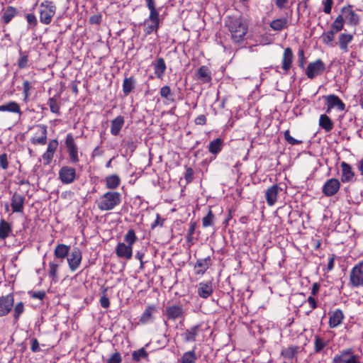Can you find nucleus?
I'll use <instances>...</instances> for the list:
<instances>
[{"instance_id": "f257e3e1", "label": "nucleus", "mask_w": 363, "mask_h": 363, "mask_svg": "<svg viewBox=\"0 0 363 363\" xmlns=\"http://www.w3.org/2000/svg\"><path fill=\"white\" fill-rule=\"evenodd\" d=\"M225 26L230 33L231 39L235 43H240L244 40L248 30V25L246 21L240 17H229L225 22Z\"/></svg>"}, {"instance_id": "f03ea898", "label": "nucleus", "mask_w": 363, "mask_h": 363, "mask_svg": "<svg viewBox=\"0 0 363 363\" xmlns=\"http://www.w3.org/2000/svg\"><path fill=\"white\" fill-rule=\"evenodd\" d=\"M147 8L150 11L149 16L142 25L145 36L152 33H157L160 28V10L157 9L155 0H145Z\"/></svg>"}, {"instance_id": "7ed1b4c3", "label": "nucleus", "mask_w": 363, "mask_h": 363, "mask_svg": "<svg viewBox=\"0 0 363 363\" xmlns=\"http://www.w3.org/2000/svg\"><path fill=\"white\" fill-rule=\"evenodd\" d=\"M138 238L133 229L128 230L124 236V241L119 242L116 248V254L120 258L130 259L133 256V245L137 241Z\"/></svg>"}, {"instance_id": "20e7f679", "label": "nucleus", "mask_w": 363, "mask_h": 363, "mask_svg": "<svg viewBox=\"0 0 363 363\" xmlns=\"http://www.w3.org/2000/svg\"><path fill=\"white\" fill-rule=\"evenodd\" d=\"M121 203V194L118 191H108L96 201L101 211H111Z\"/></svg>"}, {"instance_id": "39448f33", "label": "nucleus", "mask_w": 363, "mask_h": 363, "mask_svg": "<svg viewBox=\"0 0 363 363\" xmlns=\"http://www.w3.org/2000/svg\"><path fill=\"white\" fill-rule=\"evenodd\" d=\"M57 7L52 1L45 0L40 4L39 18L41 23L49 25L55 15Z\"/></svg>"}, {"instance_id": "423d86ee", "label": "nucleus", "mask_w": 363, "mask_h": 363, "mask_svg": "<svg viewBox=\"0 0 363 363\" xmlns=\"http://www.w3.org/2000/svg\"><path fill=\"white\" fill-rule=\"evenodd\" d=\"M350 283L353 287L363 286V262H359L351 269Z\"/></svg>"}, {"instance_id": "0eeeda50", "label": "nucleus", "mask_w": 363, "mask_h": 363, "mask_svg": "<svg viewBox=\"0 0 363 363\" xmlns=\"http://www.w3.org/2000/svg\"><path fill=\"white\" fill-rule=\"evenodd\" d=\"M325 70V64L321 59H318L314 62H310L306 69V74L309 79L322 74Z\"/></svg>"}, {"instance_id": "6e6552de", "label": "nucleus", "mask_w": 363, "mask_h": 363, "mask_svg": "<svg viewBox=\"0 0 363 363\" xmlns=\"http://www.w3.org/2000/svg\"><path fill=\"white\" fill-rule=\"evenodd\" d=\"M323 99L325 101L327 106L326 112L329 113L333 108H336L340 111H343L345 109V105L342 101L334 94L324 96Z\"/></svg>"}, {"instance_id": "1a4fd4ad", "label": "nucleus", "mask_w": 363, "mask_h": 363, "mask_svg": "<svg viewBox=\"0 0 363 363\" xmlns=\"http://www.w3.org/2000/svg\"><path fill=\"white\" fill-rule=\"evenodd\" d=\"M67 263L72 272L76 271L80 266L82 255L81 250L78 247H74L67 256Z\"/></svg>"}, {"instance_id": "9d476101", "label": "nucleus", "mask_w": 363, "mask_h": 363, "mask_svg": "<svg viewBox=\"0 0 363 363\" xmlns=\"http://www.w3.org/2000/svg\"><path fill=\"white\" fill-rule=\"evenodd\" d=\"M59 178L64 184H69L76 179V169L69 166H63L59 171Z\"/></svg>"}, {"instance_id": "9b49d317", "label": "nucleus", "mask_w": 363, "mask_h": 363, "mask_svg": "<svg viewBox=\"0 0 363 363\" xmlns=\"http://www.w3.org/2000/svg\"><path fill=\"white\" fill-rule=\"evenodd\" d=\"M14 303L12 294L0 297V317L8 315L11 311Z\"/></svg>"}, {"instance_id": "f8f14e48", "label": "nucleus", "mask_w": 363, "mask_h": 363, "mask_svg": "<svg viewBox=\"0 0 363 363\" xmlns=\"http://www.w3.org/2000/svg\"><path fill=\"white\" fill-rule=\"evenodd\" d=\"M164 314L168 320H175L184 318L185 313L180 305H172L166 307Z\"/></svg>"}, {"instance_id": "ddd939ff", "label": "nucleus", "mask_w": 363, "mask_h": 363, "mask_svg": "<svg viewBox=\"0 0 363 363\" xmlns=\"http://www.w3.org/2000/svg\"><path fill=\"white\" fill-rule=\"evenodd\" d=\"M65 145L69 152L70 161L72 163L79 162L78 148L74 143V140L72 134H67L65 139Z\"/></svg>"}, {"instance_id": "4468645a", "label": "nucleus", "mask_w": 363, "mask_h": 363, "mask_svg": "<svg viewBox=\"0 0 363 363\" xmlns=\"http://www.w3.org/2000/svg\"><path fill=\"white\" fill-rule=\"evenodd\" d=\"M340 182L337 179H328L323 186L322 192L326 196H332L340 190Z\"/></svg>"}, {"instance_id": "2eb2a0df", "label": "nucleus", "mask_w": 363, "mask_h": 363, "mask_svg": "<svg viewBox=\"0 0 363 363\" xmlns=\"http://www.w3.org/2000/svg\"><path fill=\"white\" fill-rule=\"evenodd\" d=\"M342 13L344 14L347 24L352 26H357L359 23V16L352 10V6L342 7L341 9Z\"/></svg>"}, {"instance_id": "dca6fc26", "label": "nucleus", "mask_w": 363, "mask_h": 363, "mask_svg": "<svg viewBox=\"0 0 363 363\" xmlns=\"http://www.w3.org/2000/svg\"><path fill=\"white\" fill-rule=\"evenodd\" d=\"M294 60V53L291 48L287 47L284 50L281 58V69L288 72L291 69Z\"/></svg>"}, {"instance_id": "f3484780", "label": "nucleus", "mask_w": 363, "mask_h": 363, "mask_svg": "<svg viewBox=\"0 0 363 363\" xmlns=\"http://www.w3.org/2000/svg\"><path fill=\"white\" fill-rule=\"evenodd\" d=\"M212 281H202L198 284L197 293L198 295L202 298H208L213 294Z\"/></svg>"}, {"instance_id": "a211bd4d", "label": "nucleus", "mask_w": 363, "mask_h": 363, "mask_svg": "<svg viewBox=\"0 0 363 363\" xmlns=\"http://www.w3.org/2000/svg\"><path fill=\"white\" fill-rule=\"evenodd\" d=\"M25 197L18 193H14L11 197V206L13 213H22L24 208Z\"/></svg>"}, {"instance_id": "6ab92c4d", "label": "nucleus", "mask_w": 363, "mask_h": 363, "mask_svg": "<svg viewBox=\"0 0 363 363\" xmlns=\"http://www.w3.org/2000/svg\"><path fill=\"white\" fill-rule=\"evenodd\" d=\"M211 265V259L210 256L204 259H197L194 265L195 274L203 275L208 270Z\"/></svg>"}, {"instance_id": "aec40b11", "label": "nucleus", "mask_w": 363, "mask_h": 363, "mask_svg": "<svg viewBox=\"0 0 363 363\" xmlns=\"http://www.w3.org/2000/svg\"><path fill=\"white\" fill-rule=\"evenodd\" d=\"M201 331V325H196L186 329L182 334V336L184 341L186 342H195L196 337Z\"/></svg>"}, {"instance_id": "412c9836", "label": "nucleus", "mask_w": 363, "mask_h": 363, "mask_svg": "<svg viewBox=\"0 0 363 363\" xmlns=\"http://www.w3.org/2000/svg\"><path fill=\"white\" fill-rule=\"evenodd\" d=\"M301 352V347L296 345H289L281 351V356L288 360H292L296 358Z\"/></svg>"}, {"instance_id": "4be33fe9", "label": "nucleus", "mask_w": 363, "mask_h": 363, "mask_svg": "<svg viewBox=\"0 0 363 363\" xmlns=\"http://www.w3.org/2000/svg\"><path fill=\"white\" fill-rule=\"evenodd\" d=\"M340 167L342 171L341 181L343 183L352 182L354 177V173L352 169L351 165L345 162H342Z\"/></svg>"}, {"instance_id": "5701e85b", "label": "nucleus", "mask_w": 363, "mask_h": 363, "mask_svg": "<svg viewBox=\"0 0 363 363\" xmlns=\"http://www.w3.org/2000/svg\"><path fill=\"white\" fill-rule=\"evenodd\" d=\"M279 190L280 188L277 184H274L267 189L265 198L269 206H273L276 203Z\"/></svg>"}, {"instance_id": "b1692460", "label": "nucleus", "mask_w": 363, "mask_h": 363, "mask_svg": "<svg viewBox=\"0 0 363 363\" xmlns=\"http://www.w3.org/2000/svg\"><path fill=\"white\" fill-rule=\"evenodd\" d=\"M345 318V315L341 309H336L330 315L329 318V326L330 328H335L340 325L343 319Z\"/></svg>"}, {"instance_id": "393cba45", "label": "nucleus", "mask_w": 363, "mask_h": 363, "mask_svg": "<svg viewBox=\"0 0 363 363\" xmlns=\"http://www.w3.org/2000/svg\"><path fill=\"white\" fill-rule=\"evenodd\" d=\"M154 67V73L157 78L161 79L166 72V64L162 57H159L152 63Z\"/></svg>"}, {"instance_id": "a878e982", "label": "nucleus", "mask_w": 363, "mask_h": 363, "mask_svg": "<svg viewBox=\"0 0 363 363\" xmlns=\"http://www.w3.org/2000/svg\"><path fill=\"white\" fill-rule=\"evenodd\" d=\"M352 40L353 35L350 33H341L338 38L340 49L345 52H348V45L352 41Z\"/></svg>"}, {"instance_id": "bb28decb", "label": "nucleus", "mask_w": 363, "mask_h": 363, "mask_svg": "<svg viewBox=\"0 0 363 363\" xmlns=\"http://www.w3.org/2000/svg\"><path fill=\"white\" fill-rule=\"evenodd\" d=\"M197 79L200 81L208 83L211 81V72L207 66H201L196 73Z\"/></svg>"}, {"instance_id": "cd10ccee", "label": "nucleus", "mask_w": 363, "mask_h": 363, "mask_svg": "<svg viewBox=\"0 0 363 363\" xmlns=\"http://www.w3.org/2000/svg\"><path fill=\"white\" fill-rule=\"evenodd\" d=\"M124 118L122 116H118L111 121V133L113 135H118L122 127L124 125Z\"/></svg>"}, {"instance_id": "c85d7f7f", "label": "nucleus", "mask_w": 363, "mask_h": 363, "mask_svg": "<svg viewBox=\"0 0 363 363\" xmlns=\"http://www.w3.org/2000/svg\"><path fill=\"white\" fill-rule=\"evenodd\" d=\"M199 357L196 354V347L190 351L183 354L180 359V363H196Z\"/></svg>"}, {"instance_id": "c756f323", "label": "nucleus", "mask_w": 363, "mask_h": 363, "mask_svg": "<svg viewBox=\"0 0 363 363\" xmlns=\"http://www.w3.org/2000/svg\"><path fill=\"white\" fill-rule=\"evenodd\" d=\"M69 247L65 244H59L56 246L54 254L56 258L63 259L68 256Z\"/></svg>"}, {"instance_id": "7c9ffc66", "label": "nucleus", "mask_w": 363, "mask_h": 363, "mask_svg": "<svg viewBox=\"0 0 363 363\" xmlns=\"http://www.w3.org/2000/svg\"><path fill=\"white\" fill-rule=\"evenodd\" d=\"M18 13L17 9L11 6H8L4 11L1 19L4 24H8Z\"/></svg>"}, {"instance_id": "2f4dec72", "label": "nucleus", "mask_w": 363, "mask_h": 363, "mask_svg": "<svg viewBox=\"0 0 363 363\" xmlns=\"http://www.w3.org/2000/svg\"><path fill=\"white\" fill-rule=\"evenodd\" d=\"M0 111L1 112L8 111V112L18 113L19 115H21L20 106L14 101H10L7 104L1 105L0 106Z\"/></svg>"}, {"instance_id": "473e14b6", "label": "nucleus", "mask_w": 363, "mask_h": 363, "mask_svg": "<svg viewBox=\"0 0 363 363\" xmlns=\"http://www.w3.org/2000/svg\"><path fill=\"white\" fill-rule=\"evenodd\" d=\"M106 186L110 189H117L121 184V179L117 174L109 175L105 179Z\"/></svg>"}, {"instance_id": "72a5a7b5", "label": "nucleus", "mask_w": 363, "mask_h": 363, "mask_svg": "<svg viewBox=\"0 0 363 363\" xmlns=\"http://www.w3.org/2000/svg\"><path fill=\"white\" fill-rule=\"evenodd\" d=\"M155 307L153 306H149L146 308L143 313L142 314L140 321L143 324L150 323L153 320V313L155 312Z\"/></svg>"}, {"instance_id": "f704fd0d", "label": "nucleus", "mask_w": 363, "mask_h": 363, "mask_svg": "<svg viewBox=\"0 0 363 363\" xmlns=\"http://www.w3.org/2000/svg\"><path fill=\"white\" fill-rule=\"evenodd\" d=\"M319 125L326 132H330L334 126L332 120L325 114H322L319 119Z\"/></svg>"}, {"instance_id": "c9c22d12", "label": "nucleus", "mask_w": 363, "mask_h": 363, "mask_svg": "<svg viewBox=\"0 0 363 363\" xmlns=\"http://www.w3.org/2000/svg\"><path fill=\"white\" fill-rule=\"evenodd\" d=\"M12 231L11 225L4 219L0 220V239L5 240Z\"/></svg>"}, {"instance_id": "e433bc0d", "label": "nucleus", "mask_w": 363, "mask_h": 363, "mask_svg": "<svg viewBox=\"0 0 363 363\" xmlns=\"http://www.w3.org/2000/svg\"><path fill=\"white\" fill-rule=\"evenodd\" d=\"M288 21L286 18H281L273 20L270 23V27L272 30L276 31H281L287 28Z\"/></svg>"}, {"instance_id": "4c0bfd02", "label": "nucleus", "mask_w": 363, "mask_h": 363, "mask_svg": "<svg viewBox=\"0 0 363 363\" xmlns=\"http://www.w3.org/2000/svg\"><path fill=\"white\" fill-rule=\"evenodd\" d=\"M352 354V349L344 350L340 352V354L335 355L333 359V363H345L347 358Z\"/></svg>"}, {"instance_id": "58836bf2", "label": "nucleus", "mask_w": 363, "mask_h": 363, "mask_svg": "<svg viewBox=\"0 0 363 363\" xmlns=\"http://www.w3.org/2000/svg\"><path fill=\"white\" fill-rule=\"evenodd\" d=\"M223 145V141L222 139H215L210 142L208 145V151L213 155H217L221 151Z\"/></svg>"}, {"instance_id": "ea45409f", "label": "nucleus", "mask_w": 363, "mask_h": 363, "mask_svg": "<svg viewBox=\"0 0 363 363\" xmlns=\"http://www.w3.org/2000/svg\"><path fill=\"white\" fill-rule=\"evenodd\" d=\"M40 136L32 138L33 144L45 145L47 143V128L45 125L40 126Z\"/></svg>"}, {"instance_id": "a19ab883", "label": "nucleus", "mask_w": 363, "mask_h": 363, "mask_svg": "<svg viewBox=\"0 0 363 363\" xmlns=\"http://www.w3.org/2000/svg\"><path fill=\"white\" fill-rule=\"evenodd\" d=\"M335 33H336L331 29L327 32H324L321 35L323 43L328 46H334L333 42Z\"/></svg>"}, {"instance_id": "79ce46f5", "label": "nucleus", "mask_w": 363, "mask_h": 363, "mask_svg": "<svg viewBox=\"0 0 363 363\" xmlns=\"http://www.w3.org/2000/svg\"><path fill=\"white\" fill-rule=\"evenodd\" d=\"M137 79L134 76L125 77L123 83V91H132L135 89Z\"/></svg>"}, {"instance_id": "37998d69", "label": "nucleus", "mask_w": 363, "mask_h": 363, "mask_svg": "<svg viewBox=\"0 0 363 363\" xmlns=\"http://www.w3.org/2000/svg\"><path fill=\"white\" fill-rule=\"evenodd\" d=\"M344 28V17L338 15L330 26V29L336 33L341 31Z\"/></svg>"}, {"instance_id": "c03bdc74", "label": "nucleus", "mask_w": 363, "mask_h": 363, "mask_svg": "<svg viewBox=\"0 0 363 363\" xmlns=\"http://www.w3.org/2000/svg\"><path fill=\"white\" fill-rule=\"evenodd\" d=\"M328 341L318 335L314 337V352L315 353H319L321 350L328 345Z\"/></svg>"}, {"instance_id": "a18cd8bd", "label": "nucleus", "mask_w": 363, "mask_h": 363, "mask_svg": "<svg viewBox=\"0 0 363 363\" xmlns=\"http://www.w3.org/2000/svg\"><path fill=\"white\" fill-rule=\"evenodd\" d=\"M59 96L55 95L48 100V104L50 106V111L52 113L60 114V105L58 102Z\"/></svg>"}, {"instance_id": "49530a36", "label": "nucleus", "mask_w": 363, "mask_h": 363, "mask_svg": "<svg viewBox=\"0 0 363 363\" xmlns=\"http://www.w3.org/2000/svg\"><path fill=\"white\" fill-rule=\"evenodd\" d=\"M20 57L17 62V65L19 69H24L28 67V55L26 52L20 50Z\"/></svg>"}, {"instance_id": "de8ad7c7", "label": "nucleus", "mask_w": 363, "mask_h": 363, "mask_svg": "<svg viewBox=\"0 0 363 363\" xmlns=\"http://www.w3.org/2000/svg\"><path fill=\"white\" fill-rule=\"evenodd\" d=\"M215 219V215L213 213L212 211L209 209L207 215L202 219L203 227L207 228L209 226H213L214 225Z\"/></svg>"}, {"instance_id": "09e8293b", "label": "nucleus", "mask_w": 363, "mask_h": 363, "mask_svg": "<svg viewBox=\"0 0 363 363\" xmlns=\"http://www.w3.org/2000/svg\"><path fill=\"white\" fill-rule=\"evenodd\" d=\"M25 308L23 302L17 303L13 309V318L16 321H18L21 314L24 312Z\"/></svg>"}, {"instance_id": "8fccbe9b", "label": "nucleus", "mask_w": 363, "mask_h": 363, "mask_svg": "<svg viewBox=\"0 0 363 363\" xmlns=\"http://www.w3.org/2000/svg\"><path fill=\"white\" fill-rule=\"evenodd\" d=\"M163 102L170 104L174 101V92H160Z\"/></svg>"}, {"instance_id": "3c124183", "label": "nucleus", "mask_w": 363, "mask_h": 363, "mask_svg": "<svg viewBox=\"0 0 363 363\" xmlns=\"http://www.w3.org/2000/svg\"><path fill=\"white\" fill-rule=\"evenodd\" d=\"M284 139L289 144L292 145H300L302 143L301 140H296V139L294 138L292 136H291L289 130H287L284 132Z\"/></svg>"}, {"instance_id": "603ef678", "label": "nucleus", "mask_w": 363, "mask_h": 363, "mask_svg": "<svg viewBox=\"0 0 363 363\" xmlns=\"http://www.w3.org/2000/svg\"><path fill=\"white\" fill-rule=\"evenodd\" d=\"M59 264L55 262H50L49 264V276L52 279H55L57 278V272L58 269Z\"/></svg>"}, {"instance_id": "864d4df0", "label": "nucleus", "mask_w": 363, "mask_h": 363, "mask_svg": "<svg viewBox=\"0 0 363 363\" xmlns=\"http://www.w3.org/2000/svg\"><path fill=\"white\" fill-rule=\"evenodd\" d=\"M133 359L139 361L141 358L147 357V354L144 348H141L133 352Z\"/></svg>"}, {"instance_id": "5fc2aeb1", "label": "nucleus", "mask_w": 363, "mask_h": 363, "mask_svg": "<svg viewBox=\"0 0 363 363\" xmlns=\"http://www.w3.org/2000/svg\"><path fill=\"white\" fill-rule=\"evenodd\" d=\"M333 0H323L322 4L323 5V12L326 14H330L332 11L333 5Z\"/></svg>"}, {"instance_id": "6e6d98bb", "label": "nucleus", "mask_w": 363, "mask_h": 363, "mask_svg": "<svg viewBox=\"0 0 363 363\" xmlns=\"http://www.w3.org/2000/svg\"><path fill=\"white\" fill-rule=\"evenodd\" d=\"M26 18L27 20L28 23L32 27L35 28L38 25V20L35 15L33 13H27L26 15Z\"/></svg>"}, {"instance_id": "4d7b16f0", "label": "nucleus", "mask_w": 363, "mask_h": 363, "mask_svg": "<svg viewBox=\"0 0 363 363\" xmlns=\"http://www.w3.org/2000/svg\"><path fill=\"white\" fill-rule=\"evenodd\" d=\"M9 167L8 157L6 153L0 155V167L6 169Z\"/></svg>"}, {"instance_id": "13d9d810", "label": "nucleus", "mask_w": 363, "mask_h": 363, "mask_svg": "<svg viewBox=\"0 0 363 363\" xmlns=\"http://www.w3.org/2000/svg\"><path fill=\"white\" fill-rule=\"evenodd\" d=\"M184 178L187 184L192 182L194 179V170L191 167L186 168V172L184 174Z\"/></svg>"}, {"instance_id": "bf43d9fd", "label": "nucleus", "mask_w": 363, "mask_h": 363, "mask_svg": "<svg viewBox=\"0 0 363 363\" xmlns=\"http://www.w3.org/2000/svg\"><path fill=\"white\" fill-rule=\"evenodd\" d=\"M57 147H58V142H57V140H52L48 143L47 151L54 154L55 152L56 151Z\"/></svg>"}, {"instance_id": "052dcab7", "label": "nucleus", "mask_w": 363, "mask_h": 363, "mask_svg": "<svg viewBox=\"0 0 363 363\" xmlns=\"http://www.w3.org/2000/svg\"><path fill=\"white\" fill-rule=\"evenodd\" d=\"M29 294L32 298H38L39 300H43L45 296V293L43 291H30L29 292Z\"/></svg>"}, {"instance_id": "680f3d73", "label": "nucleus", "mask_w": 363, "mask_h": 363, "mask_svg": "<svg viewBox=\"0 0 363 363\" xmlns=\"http://www.w3.org/2000/svg\"><path fill=\"white\" fill-rule=\"evenodd\" d=\"M121 362V357L118 352H116L111 355L108 359L107 363H120Z\"/></svg>"}, {"instance_id": "e2e57ef3", "label": "nucleus", "mask_w": 363, "mask_h": 363, "mask_svg": "<svg viewBox=\"0 0 363 363\" xmlns=\"http://www.w3.org/2000/svg\"><path fill=\"white\" fill-rule=\"evenodd\" d=\"M31 351L33 352H38L40 351V346L38 340L36 338H33L31 340Z\"/></svg>"}, {"instance_id": "0e129e2a", "label": "nucleus", "mask_w": 363, "mask_h": 363, "mask_svg": "<svg viewBox=\"0 0 363 363\" xmlns=\"http://www.w3.org/2000/svg\"><path fill=\"white\" fill-rule=\"evenodd\" d=\"M194 122L196 125H205L206 123V116L203 114L198 116L195 120Z\"/></svg>"}, {"instance_id": "69168bd1", "label": "nucleus", "mask_w": 363, "mask_h": 363, "mask_svg": "<svg viewBox=\"0 0 363 363\" xmlns=\"http://www.w3.org/2000/svg\"><path fill=\"white\" fill-rule=\"evenodd\" d=\"M101 21V15H93L89 18V22L92 24H100Z\"/></svg>"}, {"instance_id": "338daca9", "label": "nucleus", "mask_w": 363, "mask_h": 363, "mask_svg": "<svg viewBox=\"0 0 363 363\" xmlns=\"http://www.w3.org/2000/svg\"><path fill=\"white\" fill-rule=\"evenodd\" d=\"M53 155L54 154L52 153V152H49L48 151H46L43 155V159L44 160L46 161L45 164H49L51 162V160H52L53 158Z\"/></svg>"}, {"instance_id": "774afa93", "label": "nucleus", "mask_w": 363, "mask_h": 363, "mask_svg": "<svg viewBox=\"0 0 363 363\" xmlns=\"http://www.w3.org/2000/svg\"><path fill=\"white\" fill-rule=\"evenodd\" d=\"M100 304L102 308H108L110 306L109 299L106 296H103L100 298Z\"/></svg>"}]
</instances>
